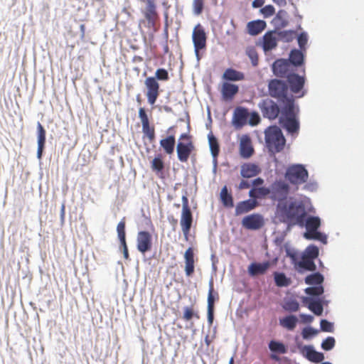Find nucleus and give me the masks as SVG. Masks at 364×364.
I'll return each mask as SVG.
<instances>
[{
  "mask_svg": "<svg viewBox=\"0 0 364 364\" xmlns=\"http://www.w3.org/2000/svg\"><path fill=\"white\" fill-rule=\"evenodd\" d=\"M151 166L153 171L161 172L164 168V164L160 157H155L151 161Z\"/></svg>",
  "mask_w": 364,
  "mask_h": 364,
  "instance_id": "864d4df0",
  "label": "nucleus"
},
{
  "mask_svg": "<svg viewBox=\"0 0 364 364\" xmlns=\"http://www.w3.org/2000/svg\"><path fill=\"white\" fill-rule=\"evenodd\" d=\"M246 55L250 58L253 66H257L259 62L258 53L254 46H248L245 50Z\"/></svg>",
  "mask_w": 364,
  "mask_h": 364,
  "instance_id": "c03bdc74",
  "label": "nucleus"
},
{
  "mask_svg": "<svg viewBox=\"0 0 364 364\" xmlns=\"http://www.w3.org/2000/svg\"><path fill=\"white\" fill-rule=\"evenodd\" d=\"M305 292L311 296H320L323 293V287L321 285L308 287L305 289Z\"/></svg>",
  "mask_w": 364,
  "mask_h": 364,
  "instance_id": "603ef678",
  "label": "nucleus"
},
{
  "mask_svg": "<svg viewBox=\"0 0 364 364\" xmlns=\"http://www.w3.org/2000/svg\"><path fill=\"white\" fill-rule=\"evenodd\" d=\"M279 38L274 31L267 32L262 38V48L264 52L274 49L277 46Z\"/></svg>",
  "mask_w": 364,
  "mask_h": 364,
  "instance_id": "6ab92c4d",
  "label": "nucleus"
},
{
  "mask_svg": "<svg viewBox=\"0 0 364 364\" xmlns=\"http://www.w3.org/2000/svg\"><path fill=\"white\" fill-rule=\"evenodd\" d=\"M215 296L218 299V294L214 291L213 281L209 282V291L208 296V309H214Z\"/></svg>",
  "mask_w": 364,
  "mask_h": 364,
  "instance_id": "ea45409f",
  "label": "nucleus"
},
{
  "mask_svg": "<svg viewBox=\"0 0 364 364\" xmlns=\"http://www.w3.org/2000/svg\"><path fill=\"white\" fill-rule=\"evenodd\" d=\"M268 90L269 95L282 102L283 106H287L290 100L294 103L293 95H289V87L286 82L278 79L271 80L268 84Z\"/></svg>",
  "mask_w": 364,
  "mask_h": 364,
  "instance_id": "7ed1b4c3",
  "label": "nucleus"
},
{
  "mask_svg": "<svg viewBox=\"0 0 364 364\" xmlns=\"http://www.w3.org/2000/svg\"><path fill=\"white\" fill-rule=\"evenodd\" d=\"M267 196H270V191L269 188L267 187L253 188L249 192V196L255 200L265 198Z\"/></svg>",
  "mask_w": 364,
  "mask_h": 364,
  "instance_id": "f704fd0d",
  "label": "nucleus"
},
{
  "mask_svg": "<svg viewBox=\"0 0 364 364\" xmlns=\"http://www.w3.org/2000/svg\"><path fill=\"white\" fill-rule=\"evenodd\" d=\"M284 176L291 184L299 186L308 181L309 173L304 166L292 164L287 167Z\"/></svg>",
  "mask_w": 364,
  "mask_h": 364,
  "instance_id": "423d86ee",
  "label": "nucleus"
},
{
  "mask_svg": "<svg viewBox=\"0 0 364 364\" xmlns=\"http://www.w3.org/2000/svg\"><path fill=\"white\" fill-rule=\"evenodd\" d=\"M264 183V180L262 178H257L252 181V186L254 188H257L258 186H261Z\"/></svg>",
  "mask_w": 364,
  "mask_h": 364,
  "instance_id": "774afa93",
  "label": "nucleus"
},
{
  "mask_svg": "<svg viewBox=\"0 0 364 364\" xmlns=\"http://www.w3.org/2000/svg\"><path fill=\"white\" fill-rule=\"evenodd\" d=\"M321 225V221L318 217H309L306 220V228L307 230H317Z\"/></svg>",
  "mask_w": 364,
  "mask_h": 364,
  "instance_id": "a19ab883",
  "label": "nucleus"
},
{
  "mask_svg": "<svg viewBox=\"0 0 364 364\" xmlns=\"http://www.w3.org/2000/svg\"><path fill=\"white\" fill-rule=\"evenodd\" d=\"M182 213L181 218V225L183 235L187 237L189 234L193 223V215L188 205V200L186 196L182 197Z\"/></svg>",
  "mask_w": 364,
  "mask_h": 364,
  "instance_id": "9d476101",
  "label": "nucleus"
},
{
  "mask_svg": "<svg viewBox=\"0 0 364 364\" xmlns=\"http://www.w3.org/2000/svg\"><path fill=\"white\" fill-rule=\"evenodd\" d=\"M269 198L277 203L286 202L290 193V186L286 181L279 179L274 181L269 187Z\"/></svg>",
  "mask_w": 364,
  "mask_h": 364,
  "instance_id": "6e6552de",
  "label": "nucleus"
},
{
  "mask_svg": "<svg viewBox=\"0 0 364 364\" xmlns=\"http://www.w3.org/2000/svg\"><path fill=\"white\" fill-rule=\"evenodd\" d=\"M313 237H314V240H318L323 242H326V237L318 231L316 233H314V236H313Z\"/></svg>",
  "mask_w": 364,
  "mask_h": 364,
  "instance_id": "0e129e2a",
  "label": "nucleus"
},
{
  "mask_svg": "<svg viewBox=\"0 0 364 364\" xmlns=\"http://www.w3.org/2000/svg\"><path fill=\"white\" fill-rule=\"evenodd\" d=\"M283 308L287 311L296 312L299 309V304L297 301L290 299L284 302Z\"/></svg>",
  "mask_w": 364,
  "mask_h": 364,
  "instance_id": "09e8293b",
  "label": "nucleus"
},
{
  "mask_svg": "<svg viewBox=\"0 0 364 364\" xmlns=\"http://www.w3.org/2000/svg\"><path fill=\"white\" fill-rule=\"evenodd\" d=\"M141 3L146 4L145 8L141 11L144 20L140 23H144L151 31H156V23L159 20V15L157 11L156 0H139Z\"/></svg>",
  "mask_w": 364,
  "mask_h": 364,
  "instance_id": "20e7f679",
  "label": "nucleus"
},
{
  "mask_svg": "<svg viewBox=\"0 0 364 364\" xmlns=\"http://www.w3.org/2000/svg\"><path fill=\"white\" fill-rule=\"evenodd\" d=\"M260 171V168L252 163H245L241 166L240 168V174L243 178L254 177L259 174Z\"/></svg>",
  "mask_w": 364,
  "mask_h": 364,
  "instance_id": "393cba45",
  "label": "nucleus"
},
{
  "mask_svg": "<svg viewBox=\"0 0 364 364\" xmlns=\"http://www.w3.org/2000/svg\"><path fill=\"white\" fill-rule=\"evenodd\" d=\"M276 214L281 221L289 225H302L306 216V211L302 201L291 197L286 202L277 203Z\"/></svg>",
  "mask_w": 364,
  "mask_h": 364,
  "instance_id": "f257e3e1",
  "label": "nucleus"
},
{
  "mask_svg": "<svg viewBox=\"0 0 364 364\" xmlns=\"http://www.w3.org/2000/svg\"><path fill=\"white\" fill-rule=\"evenodd\" d=\"M307 35L304 33H301L298 36V43L301 49H305V46L307 43Z\"/></svg>",
  "mask_w": 364,
  "mask_h": 364,
  "instance_id": "052dcab7",
  "label": "nucleus"
},
{
  "mask_svg": "<svg viewBox=\"0 0 364 364\" xmlns=\"http://www.w3.org/2000/svg\"><path fill=\"white\" fill-rule=\"evenodd\" d=\"M250 184L248 181L242 180L238 186V188L240 190L250 188Z\"/></svg>",
  "mask_w": 364,
  "mask_h": 364,
  "instance_id": "338daca9",
  "label": "nucleus"
},
{
  "mask_svg": "<svg viewBox=\"0 0 364 364\" xmlns=\"http://www.w3.org/2000/svg\"><path fill=\"white\" fill-rule=\"evenodd\" d=\"M185 272L186 276L190 277L194 272V252L192 247H188L184 254Z\"/></svg>",
  "mask_w": 364,
  "mask_h": 364,
  "instance_id": "b1692460",
  "label": "nucleus"
},
{
  "mask_svg": "<svg viewBox=\"0 0 364 364\" xmlns=\"http://www.w3.org/2000/svg\"><path fill=\"white\" fill-rule=\"evenodd\" d=\"M195 151V145L191 136L183 133L179 137V141L176 145V152L178 160L182 163H186Z\"/></svg>",
  "mask_w": 364,
  "mask_h": 364,
  "instance_id": "0eeeda50",
  "label": "nucleus"
},
{
  "mask_svg": "<svg viewBox=\"0 0 364 364\" xmlns=\"http://www.w3.org/2000/svg\"><path fill=\"white\" fill-rule=\"evenodd\" d=\"M139 117L141 122L143 133L147 136L150 142H153L155 139V128L154 126L150 125L149 119L144 108H139Z\"/></svg>",
  "mask_w": 364,
  "mask_h": 364,
  "instance_id": "4468645a",
  "label": "nucleus"
},
{
  "mask_svg": "<svg viewBox=\"0 0 364 364\" xmlns=\"http://www.w3.org/2000/svg\"><path fill=\"white\" fill-rule=\"evenodd\" d=\"M156 80L168 81L169 80V75L168 71L164 68H159L155 72Z\"/></svg>",
  "mask_w": 364,
  "mask_h": 364,
  "instance_id": "8fccbe9b",
  "label": "nucleus"
},
{
  "mask_svg": "<svg viewBox=\"0 0 364 364\" xmlns=\"http://www.w3.org/2000/svg\"><path fill=\"white\" fill-rule=\"evenodd\" d=\"M295 267L299 272L302 270L314 272L316 269V265L314 260L309 259L304 255L301 256V259L295 263Z\"/></svg>",
  "mask_w": 364,
  "mask_h": 364,
  "instance_id": "a878e982",
  "label": "nucleus"
},
{
  "mask_svg": "<svg viewBox=\"0 0 364 364\" xmlns=\"http://www.w3.org/2000/svg\"><path fill=\"white\" fill-rule=\"evenodd\" d=\"M292 92L297 94L304 87L305 79L295 73H291L287 77Z\"/></svg>",
  "mask_w": 364,
  "mask_h": 364,
  "instance_id": "aec40b11",
  "label": "nucleus"
},
{
  "mask_svg": "<svg viewBox=\"0 0 364 364\" xmlns=\"http://www.w3.org/2000/svg\"><path fill=\"white\" fill-rule=\"evenodd\" d=\"M270 267V262L267 261L263 263L253 262L248 267V272L251 276H257L264 274Z\"/></svg>",
  "mask_w": 364,
  "mask_h": 364,
  "instance_id": "cd10ccee",
  "label": "nucleus"
},
{
  "mask_svg": "<svg viewBox=\"0 0 364 364\" xmlns=\"http://www.w3.org/2000/svg\"><path fill=\"white\" fill-rule=\"evenodd\" d=\"M144 85L146 89V97L150 105H154L160 95V85L156 78L148 77L144 80Z\"/></svg>",
  "mask_w": 364,
  "mask_h": 364,
  "instance_id": "9b49d317",
  "label": "nucleus"
},
{
  "mask_svg": "<svg viewBox=\"0 0 364 364\" xmlns=\"http://www.w3.org/2000/svg\"><path fill=\"white\" fill-rule=\"evenodd\" d=\"M260 118L257 113L253 112L250 115L249 123L250 124L255 126L259 122Z\"/></svg>",
  "mask_w": 364,
  "mask_h": 364,
  "instance_id": "680f3d73",
  "label": "nucleus"
},
{
  "mask_svg": "<svg viewBox=\"0 0 364 364\" xmlns=\"http://www.w3.org/2000/svg\"><path fill=\"white\" fill-rule=\"evenodd\" d=\"M205 0H193V11L195 15L199 16L203 13Z\"/></svg>",
  "mask_w": 364,
  "mask_h": 364,
  "instance_id": "3c124183",
  "label": "nucleus"
},
{
  "mask_svg": "<svg viewBox=\"0 0 364 364\" xmlns=\"http://www.w3.org/2000/svg\"><path fill=\"white\" fill-rule=\"evenodd\" d=\"M267 146L272 152L281 151L285 145V139L281 129L277 126L269 127L265 131Z\"/></svg>",
  "mask_w": 364,
  "mask_h": 364,
  "instance_id": "39448f33",
  "label": "nucleus"
},
{
  "mask_svg": "<svg viewBox=\"0 0 364 364\" xmlns=\"http://www.w3.org/2000/svg\"><path fill=\"white\" fill-rule=\"evenodd\" d=\"M272 69L274 75L280 77H287L293 71L291 64L284 59L277 60L273 63Z\"/></svg>",
  "mask_w": 364,
  "mask_h": 364,
  "instance_id": "2eb2a0df",
  "label": "nucleus"
},
{
  "mask_svg": "<svg viewBox=\"0 0 364 364\" xmlns=\"http://www.w3.org/2000/svg\"><path fill=\"white\" fill-rule=\"evenodd\" d=\"M298 108H296L295 104L292 100L289 101L287 106L282 108V115L279 118L280 123L289 133H297L299 129V123L296 116L298 112Z\"/></svg>",
  "mask_w": 364,
  "mask_h": 364,
  "instance_id": "f03ea898",
  "label": "nucleus"
},
{
  "mask_svg": "<svg viewBox=\"0 0 364 364\" xmlns=\"http://www.w3.org/2000/svg\"><path fill=\"white\" fill-rule=\"evenodd\" d=\"M240 155L243 159L250 158L254 152V148L250 136L248 134H242L239 140Z\"/></svg>",
  "mask_w": 364,
  "mask_h": 364,
  "instance_id": "dca6fc26",
  "label": "nucleus"
},
{
  "mask_svg": "<svg viewBox=\"0 0 364 364\" xmlns=\"http://www.w3.org/2000/svg\"><path fill=\"white\" fill-rule=\"evenodd\" d=\"M323 280V276L321 273L316 272L306 277L305 283L308 285H321Z\"/></svg>",
  "mask_w": 364,
  "mask_h": 364,
  "instance_id": "4c0bfd02",
  "label": "nucleus"
},
{
  "mask_svg": "<svg viewBox=\"0 0 364 364\" xmlns=\"http://www.w3.org/2000/svg\"><path fill=\"white\" fill-rule=\"evenodd\" d=\"M136 247L139 252L144 254L151 250L152 236L148 231H139L136 236Z\"/></svg>",
  "mask_w": 364,
  "mask_h": 364,
  "instance_id": "ddd939ff",
  "label": "nucleus"
},
{
  "mask_svg": "<svg viewBox=\"0 0 364 364\" xmlns=\"http://www.w3.org/2000/svg\"><path fill=\"white\" fill-rule=\"evenodd\" d=\"M321 329L325 332H333V324L326 319H322L320 323Z\"/></svg>",
  "mask_w": 364,
  "mask_h": 364,
  "instance_id": "13d9d810",
  "label": "nucleus"
},
{
  "mask_svg": "<svg viewBox=\"0 0 364 364\" xmlns=\"http://www.w3.org/2000/svg\"><path fill=\"white\" fill-rule=\"evenodd\" d=\"M192 39L194 50L197 58L199 59V51L206 47L207 36L203 26L198 23L193 31Z\"/></svg>",
  "mask_w": 364,
  "mask_h": 364,
  "instance_id": "f8f14e48",
  "label": "nucleus"
},
{
  "mask_svg": "<svg viewBox=\"0 0 364 364\" xmlns=\"http://www.w3.org/2000/svg\"><path fill=\"white\" fill-rule=\"evenodd\" d=\"M266 28V22L263 20L250 21L247 25V32L252 36H257Z\"/></svg>",
  "mask_w": 364,
  "mask_h": 364,
  "instance_id": "7c9ffc66",
  "label": "nucleus"
},
{
  "mask_svg": "<svg viewBox=\"0 0 364 364\" xmlns=\"http://www.w3.org/2000/svg\"><path fill=\"white\" fill-rule=\"evenodd\" d=\"M220 200L226 208H232L234 206L232 196L228 193L226 186H224L220 191Z\"/></svg>",
  "mask_w": 364,
  "mask_h": 364,
  "instance_id": "c9c22d12",
  "label": "nucleus"
},
{
  "mask_svg": "<svg viewBox=\"0 0 364 364\" xmlns=\"http://www.w3.org/2000/svg\"><path fill=\"white\" fill-rule=\"evenodd\" d=\"M125 224V218H123L117 226V235L120 243L126 242Z\"/></svg>",
  "mask_w": 364,
  "mask_h": 364,
  "instance_id": "a18cd8bd",
  "label": "nucleus"
},
{
  "mask_svg": "<svg viewBox=\"0 0 364 364\" xmlns=\"http://www.w3.org/2000/svg\"><path fill=\"white\" fill-rule=\"evenodd\" d=\"M286 14H287L284 11H279L274 18L275 25L280 27H285L288 23L286 19Z\"/></svg>",
  "mask_w": 364,
  "mask_h": 364,
  "instance_id": "de8ad7c7",
  "label": "nucleus"
},
{
  "mask_svg": "<svg viewBox=\"0 0 364 364\" xmlns=\"http://www.w3.org/2000/svg\"><path fill=\"white\" fill-rule=\"evenodd\" d=\"M37 132H38V151H37V157L41 159L42 157L43 151L45 147L46 144V132L40 122H38L37 124Z\"/></svg>",
  "mask_w": 364,
  "mask_h": 364,
  "instance_id": "bb28decb",
  "label": "nucleus"
},
{
  "mask_svg": "<svg viewBox=\"0 0 364 364\" xmlns=\"http://www.w3.org/2000/svg\"><path fill=\"white\" fill-rule=\"evenodd\" d=\"M259 108L264 118L270 120L275 119L278 117L279 113L282 114V109L279 105L272 100L267 98L262 100L259 103Z\"/></svg>",
  "mask_w": 364,
  "mask_h": 364,
  "instance_id": "1a4fd4ad",
  "label": "nucleus"
},
{
  "mask_svg": "<svg viewBox=\"0 0 364 364\" xmlns=\"http://www.w3.org/2000/svg\"><path fill=\"white\" fill-rule=\"evenodd\" d=\"M302 301L307 308L316 316H321L323 308L320 301H314L309 297H304Z\"/></svg>",
  "mask_w": 364,
  "mask_h": 364,
  "instance_id": "c85d7f7f",
  "label": "nucleus"
},
{
  "mask_svg": "<svg viewBox=\"0 0 364 364\" xmlns=\"http://www.w3.org/2000/svg\"><path fill=\"white\" fill-rule=\"evenodd\" d=\"M262 14L264 17H269L274 14L275 9L272 5H267L261 9Z\"/></svg>",
  "mask_w": 364,
  "mask_h": 364,
  "instance_id": "bf43d9fd",
  "label": "nucleus"
},
{
  "mask_svg": "<svg viewBox=\"0 0 364 364\" xmlns=\"http://www.w3.org/2000/svg\"><path fill=\"white\" fill-rule=\"evenodd\" d=\"M242 224L246 229L258 230L264 225L263 218L259 214H251L242 219Z\"/></svg>",
  "mask_w": 364,
  "mask_h": 364,
  "instance_id": "f3484780",
  "label": "nucleus"
},
{
  "mask_svg": "<svg viewBox=\"0 0 364 364\" xmlns=\"http://www.w3.org/2000/svg\"><path fill=\"white\" fill-rule=\"evenodd\" d=\"M208 141L211 154L214 158H216L218 156L220 151L218 140L213 135H209Z\"/></svg>",
  "mask_w": 364,
  "mask_h": 364,
  "instance_id": "79ce46f5",
  "label": "nucleus"
},
{
  "mask_svg": "<svg viewBox=\"0 0 364 364\" xmlns=\"http://www.w3.org/2000/svg\"><path fill=\"white\" fill-rule=\"evenodd\" d=\"M258 205L257 200L250 198L239 202L235 207V215H240L254 210Z\"/></svg>",
  "mask_w": 364,
  "mask_h": 364,
  "instance_id": "412c9836",
  "label": "nucleus"
},
{
  "mask_svg": "<svg viewBox=\"0 0 364 364\" xmlns=\"http://www.w3.org/2000/svg\"><path fill=\"white\" fill-rule=\"evenodd\" d=\"M304 55L301 51L299 50H291L289 55V63L291 65L298 66L303 63Z\"/></svg>",
  "mask_w": 364,
  "mask_h": 364,
  "instance_id": "e433bc0d",
  "label": "nucleus"
},
{
  "mask_svg": "<svg viewBox=\"0 0 364 364\" xmlns=\"http://www.w3.org/2000/svg\"><path fill=\"white\" fill-rule=\"evenodd\" d=\"M244 78L245 75L242 72L232 68L226 69L223 75V79L228 81H240Z\"/></svg>",
  "mask_w": 364,
  "mask_h": 364,
  "instance_id": "473e14b6",
  "label": "nucleus"
},
{
  "mask_svg": "<svg viewBox=\"0 0 364 364\" xmlns=\"http://www.w3.org/2000/svg\"><path fill=\"white\" fill-rule=\"evenodd\" d=\"M176 139L173 135L168 136L160 141V145L166 154L171 155L174 151Z\"/></svg>",
  "mask_w": 364,
  "mask_h": 364,
  "instance_id": "2f4dec72",
  "label": "nucleus"
},
{
  "mask_svg": "<svg viewBox=\"0 0 364 364\" xmlns=\"http://www.w3.org/2000/svg\"><path fill=\"white\" fill-rule=\"evenodd\" d=\"M193 317H196V318H199V315L197 313L193 312V309L191 307H186L184 309V313L183 316V318L185 321H190Z\"/></svg>",
  "mask_w": 364,
  "mask_h": 364,
  "instance_id": "6e6d98bb",
  "label": "nucleus"
},
{
  "mask_svg": "<svg viewBox=\"0 0 364 364\" xmlns=\"http://www.w3.org/2000/svg\"><path fill=\"white\" fill-rule=\"evenodd\" d=\"M238 86L229 82H224L222 85L221 93L225 100H230L238 92Z\"/></svg>",
  "mask_w": 364,
  "mask_h": 364,
  "instance_id": "c756f323",
  "label": "nucleus"
},
{
  "mask_svg": "<svg viewBox=\"0 0 364 364\" xmlns=\"http://www.w3.org/2000/svg\"><path fill=\"white\" fill-rule=\"evenodd\" d=\"M274 277L276 285L279 287H288L291 283V279L287 277L284 273L274 272Z\"/></svg>",
  "mask_w": 364,
  "mask_h": 364,
  "instance_id": "58836bf2",
  "label": "nucleus"
},
{
  "mask_svg": "<svg viewBox=\"0 0 364 364\" xmlns=\"http://www.w3.org/2000/svg\"><path fill=\"white\" fill-rule=\"evenodd\" d=\"M297 322L298 319L294 315L287 316L279 319L280 326L289 331H293L296 326Z\"/></svg>",
  "mask_w": 364,
  "mask_h": 364,
  "instance_id": "72a5a7b5",
  "label": "nucleus"
},
{
  "mask_svg": "<svg viewBox=\"0 0 364 364\" xmlns=\"http://www.w3.org/2000/svg\"><path fill=\"white\" fill-rule=\"evenodd\" d=\"M279 40H282L284 42H291L296 37V32L294 31H283L277 32Z\"/></svg>",
  "mask_w": 364,
  "mask_h": 364,
  "instance_id": "37998d69",
  "label": "nucleus"
},
{
  "mask_svg": "<svg viewBox=\"0 0 364 364\" xmlns=\"http://www.w3.org/2000/svg\"><path fill=\"white\" fill-rule=\"evenodd\" d=\"M121 245L123 248V255H124V257L125 259H129V252H128V247H127V242H124V243H121Z\"/></svg>",
  "mask_w": 364,
  "mask_h": 364,
  "instance_id": "69168bd1",
  "label": "nucleus"
},
{
  "mask_svg": "<svg viewBox=\"0 0 364 364\" xmlns=\"http://www.w3.org/2000/svg\"><path fill=\"white\" fill-rule=\"evenodd\" d=\"M249 113L247 109L238 107L233 113L232 122L237 128H241L246 124Z\"/></svg>",
  "mask_w": 364,
  "mask_h": 364,
  "instance_id": "a211bd4d",
  "label": "nucleus"
},
{
  "mask_svg": "<svg viewBox=\"0 0 364 364\" xmlns=\"http://www.w3.org/2000/svg\"><path fill=\"white\" fill-rule=\"evenodd\" d=\"M318 333V330L312 327H306L302 330L301 335L303 338L308 339L311 336H315Z\"/></svg>",
  "mask_w": 364,
  "mask_h": 364,
  "instance_id": "4d7b16f0",
  "label": "nucleus"
},
{
  "mask_svg": "<svg viewBox=\"0 0 364 364\" xmlns=\"http://www.w3.org/2000/svg\"><path fill=\"white\" fill-rule=\"evenodd\" d=\"M301 354L309 360L314 363H320L324 359L322 353L316 351L311 346H304L301 349Z\"/></svg>",
  "mask_w": 364,
  "mask_h": 364,
  "instance_id": "5701e85b",
  "label": "nucleus"
},
{
  "mask_svg": "<svg viewBox=\"0 0 364 364\" xmlns=\"http://www.w3.org/2000/svg\"><path fill=\"white\" fill-rule=\"evenodd\" d=\"M336 341L333 337L326 338L321 343V348L325 350H331L335 346Z\"/></svg>",
  "mask_w": 364,
  "mask_h": 364,
  "instance_id": "5fc2aeb1",
  "label": "nucleus"
},
{
  "mask_svg": "<svg viewBox=\"0 0 364 364\" xmlns=\"http://www.w3.org/2000/svg\"><path fill=\"white\" fill-rule=\"evenodd\" d=\"M318 248L315 245H309L306 247L302 255L314 260L318 256Z\"/></svg>",
  "mask_w": 364,
  "mask_h": 364,
  "instance_id": "49530a36",
  "label": "nucleus"
},
{
  "mask_svg": "<svg viewBox=\"0 0 364 364\" xmlns=\"http://www.w3.org/2000/svg\"><path fill=\"white\" fill-rule=\"evenodd\" d=\"M269 349L272 353L271 354L270 358L272 360L275 361H279L280 360L279 357L276 355V353L279 354H285L287 353V346L282 342L272 340L269 343Z\"/></svg>",
  "mask_w": 364,
  "mask_h": 364,
  "instance_id": "4be33fe9",
  "label": "nucleus"
},
{
  "mask_svg": "<svg viewBox=\"0 0 364 364\" xmlns=\"http://www.w3.org/2000/svg\"><path fill=\"white\" fill-rule=\"evenodd\" d=\"M300 318H301L302 322L305 323H311L314 320V317L311 315L304 314H300Z\"/></svg>",
  "mask_w": 364,
  "mask_h": 364,
  "instance_id": "e2e57ef3",
  "label": "nucleus"
}]
</instances>
